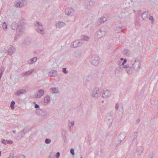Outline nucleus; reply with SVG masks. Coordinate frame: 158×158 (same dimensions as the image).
I'll return each mask as SVG.
<instances>
[{"label": "nucleus", "mask_w": 158, "mask_h": 158, "mask_svg": "<svg viewBox=\"0 0 158 158\" xmlns=\"http://www.w3.org/2000/svg\"><path fill=\"white\" fill-rule=\"evenodd\" d=\"M37 60V58L36 57H34L32 59H31V63H34V62L36 61Z\"/></svg>", "instance_id": "423d86ee"}, {"label": "nucleus", "mask_w": 158, "mask_h": 158, "mask_svg": "<svg viewBox=\"0 0 158 158\" xmlns=\"http://www.w3.org/2000/svg\"><path fill=\"white\" fill-rule=\"evenodd\" d=\"M71 10H69V9H67L65 10V13L67 15H69L70 13H69V11Z\"/></svg>", "instance_id": "6e6552de"}, {"label": "nucleus", "mask_w": 158, "mask_h": 158, "mask_svg": "<svg viewBox=\"0 0 158 158\" xmlns=\"http://www.w3.org/2000/svg\"><path fill=\"white\" fill-rule=\"evenodd\" d=\"M24 92V91L23 90H21V91H18L17 92V93L18 95H19L20 94L23 93Z\"/></svg>", "instance_id": "9d476101"}, {"label": "nucleus", "mask_w": 158, "mask_h": 158, "mask_svg": "<svg viewBox=\"0 0 158 158\" xmlns=\"http://www.w3.org/2000/svg\"><path fill=\"white\" fill-rule=\"evenodd\" d=\"M146 15V14H145V13H143L142 14V17L143 18V17H144V16Z\"/></svg>", "instance_id": "aec40b11"}, {"label": "nucleus", "mask_w": 158, "mask_h": 158, "mask_svg": "<svg viewBox=\"0 0 158 158\" xmlns=\"http://www.w3.org/2000/svg\"><path fill=\"white\" fill-rule=\"evenodd\" d=\"M1 155V152L0 151V156Z\"/></svg>", "instance_id": "a878e982"}, {"label": "nucleus", "mask_w": 158, "mask_h": 158, "mask_svg": "<svg viewBox=\"0 0 158 158\" xmlns=\"http://www.w3.org/2000/svg\"><path fill=\"white\" fill-rule=\"evenodd\" d=\"M15 25V24L14 23V24H12L11 25V27L12 28V29H15V27H14V25Z\"/></svg>", "instance_id": "2eb2a0df"}, {"label": "nucleus", "mask_w": 158, "mask_h": 158, "mask_svg": "<svg viewBox=\"0 0 158 158\" xmlns=\"http://www.w3.org/2000/svg\"><path fill=\"white\" fill-rule=\"evenodd\" d=\"M2 142L4 144L8 143V144H12L13 143V142L12 141L9 140H5L4 139L2 140Z\"/></svg>", "instance_id": "f03ea898"}, {"label": "nucleus", "mask_w": 158, "mask_h": 158, "mask_svg": "<svg viewBox=\"0 0 158 158\" xmlns=\"http://www.w3.org/2000/svg\"><path fill=\"white\" fill-rule=\"evenodd\" d=\"M42 31V30H40V32L39 31H38V32H39L41 33V31Z\"/></svg>", "instance_id": "b1692460"}, {"label": "nucleus", "mask_w": 158, "mask_h": 158, "mask_svg": "<svg viewBox=\"0 0 158 158\" xmlns=\"http://www.w3.org/2000/svg\"><path fill=\"white\" fill-rule=\"evenodd\" d=\"M126 60H124V62L123 63H122V65H124L125 63H126Z\"/></svg>", "instance_id": "6ab92c4d"}, {"label": "nucleus", "mask_w": 158, "mask_h": 158, "mask_svg": "<svg viewBox=\"0 0 158 158\" xmlns=\"http://www.w3.org/2000/svg\"><path fill=\"white\" fill-rule=\"evenodd\" d=\"M44 91L42 90H40L39 91V94H37L36 96V98H40L44 94Z\"/></svg>", "instance_id": "f257e3e1"}, {"label": "nucleus", "mask_w": 158, "mask_h": 158, "mask_svg": "<svg viewBox=\"0 0 158 158\" xmlns=\"http://www.w3.org/2000/svg\"><path fill=\"white\" fill-rule=\"evenodd\" d=\"M13 132H14V133L15 132V131H14Z\"/></svg>", "instance_id": "bb28decb"}, {"label": "nucleus", "mask_w": 158, "mask_h": 158, "mask_svg": "<svg viewBox=\"0 0 158 158\" xmlns=\"http://www.w3.org/2000/svg\"><path fill=\"white\" fill-rule=\"evenodd\" d=\"M105 94V93H103V94H102V96L103 97H104L105 96H104V94Z\"/></svg>", "instance_id": "5701e85b"}, {"label": "nucleus", "mask_w": 158, "mask_h": 158, "mask_svg": "<svg viewBox=\"0 0 158 158\" xmlns=\"http://www.w3.org/2000/svg\"><path fill=\"white\" fill-rule=\"evenodd\" d=\"M149 19L151 20H153V17L152 16H151L149 18Z\"/></svg>", "instance_id": "412c9836"}, {"label": "nucleus", "mask_w": 158, "mask_h": 158, "mask_svg": "<svg viewBox=\"0 0 158 158\" xmlns=\"http://www.w3.org/2000/svg\"><path fill=\"white\" fill-rule=\"evenodd\" d=\"M51 90L52 91V92L53 93H54L55 92H55V90H56V88H54V89H51Z\"/></svg>", "instance_id": "dca6fc26"}, {"label": "nucleus", "mask_w": 158, "mask_h": 158, "mask_svg": "<svg viewBox=\"0 0 158 158\" xmlns=\"http://www.w3.org/2000/svg\"><path fill=\"white\" fill-rule=\"evenodd\" d=\"M50 100V98L48 97H46L44 98V101L46 103L48 102Z\"/></svg>", "instance_id": "20e7f679"}, {"label": "nucleus", "mask_w": 158, "mask_h": 158, "mask_svg": "<svg viewBox=\"0 0 158 158\" xmlns=\"http://www.w3.org/2000/svg\"><path fill=\"white\" fill-rule=\"evenodd\" d=\"M62 24H64V23H60V22L58 23H57V25H56V26L58 27H61L60 26V25H61Z\"/></svg>", "instance_id": "0eeeda50"}, {"label": "nucleus", "mask_w": 158, "mask_h": 158, "mask_svg": "<svg viewBox=\"0 0 158 158\" xmlns=\"http://www.w3.org/2000/svg\"><path fill=\"white\" fill-rule=\"evenodd\" d=\"M60 155V153L59 152H58L56 156V158H58L59 157Z\"/></svg>", "instance_id": "4468645a"}, {"label": "nucleus", "mask_w": 158, "mask_h": 158, "mask_svg": "<svg viewBox=\"0 0 158 158\" xmlns=\"http://www.w3.org/2000/svg\"><path fill=\"white\" fill-rule=\"evenodd\" d=\"M16 5L17 6L19 7H21L23 6V4L20 2H18Z\"/></svg>", "instance_id": "39448f33"}, {"label": "nucleus", "mask_w": 158, "mask_h": 158, "mask_svg": "<svg viewBox=\"0 0 158 158\" xmlns=\"http://www.w3.org/2000/svg\"><path fill=\"white\" fill-rule=\"evenodd\" d=\"M51 142V140L48 139H46L45 140V142L46 143H49Z\"/></svg>", "instance_id": "9b49d317"}, {"label": "nucleus", "mask_w": 158, "mask_h": 158, "mask_svg": "<svg viewBox=\"0 0 158 158\" xmlns=\"http://www.w3.org/2000/svg\"><path fill=\"white\" fill-rule=\"evenodd\" d=\"M66 69L65 68H63V72L64 73H67V72H66Z\"/></svg>", "instance_id": "f3484780"}, {"label": "nucleus", "mask_w": 158, "mask_h": 158, "mask_svg": "<svg viewBox=\"0 0 158 158\" xmlns=\"http://www.w3.org/2000/svg\"><path fill=\"white\" fill-rule=\"evenodd\" d=\"M121 60H123V58H121Z\"/></svg>", "instance_id": "393cba45"}, {"label": "nucleus", "mask_w": 158, "mask_h": 158, "mask_svg": "<svg viewBox=\"0 0 158 158\" xmlns=\"http://www.w3.org/2000/svg\"><path fill=\"white\" fill-rule=\"evenodd\" d=\"M77 44V42H73V45L74 47H76L77 46L76 45Z\"/></svg>", "instance_id": "ddd939ff"}, {"label": "nucleus", "mask_w": 158, "mask_h": 158, "mask_svg": "<svg viewBox=\"0 0 158 158\" xmlns=\"http://www.w3.org/2000/svg\"><path fill=\"white\" fill-rule=\"evenodd\" d=\"M2 26H3V28L4 29H6L7 28V25H6V24L5 23H3Z\"/></svg>", "instance_id": "1a4fd4ad"}, {"label": "nucleus", "mask_w": 158, "mask_h": 158, "mask_svg": "<svg viewBox=\"0 0 158 158\" xmlns=\"http://www.w3.org/2000/svg\"><path fill=\"white\" fill-rule=\"evenodd\" d=\"M15 102L14 101H12L10 103V106L12 109L13 110L14 109V105Z\"/></svg>", "instance_id": "7ed1b4c3"}, {"label": "nucleus", "mask_w": 158, "mask_h": 158, "mask_svg": "<svg viewBox=\"0 0 158 158\" xmlns=\"http://www.w3.org/2000/svg\"><path fill=\"white\" fill-rule=\"evenodd\" d=\"M74 124V122H72V126H73Z\"/></svg>", "instance_id": "4be33fe9"}, {"label": "nucleus", "mask_w": 158, "mask_h": 158, "mask_svg": "<svg viewBox=\"0 0 158 158\" xmlns=\"http://www.w3.org/2000/svg\"><path fill=\"white\" fill-rule=\"evenodd\" d=\"M35 107L36 108H39V106L37 104H35Z\"/></svg>", "instance_id": "a211bd4d"}, {"label": "nucleus", "mask_w": 158, "mask_h": 158, "mask_svg": "<svg viewBox=\"0 0 158 158\" xmlns=\"http://www.w3.org/2000/svg\"><path fill=\"white\" fill-rule=\"evenodd\" d=\"M70 152L72 155H74V150L73 149H71L70 150Z\"/></svg>", "instance_id": "f8f14e48"}]
</instances>
